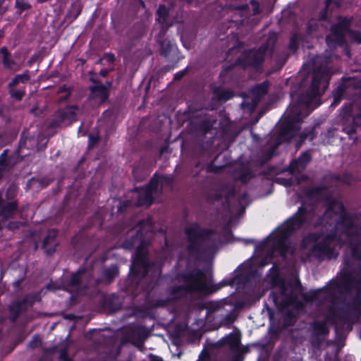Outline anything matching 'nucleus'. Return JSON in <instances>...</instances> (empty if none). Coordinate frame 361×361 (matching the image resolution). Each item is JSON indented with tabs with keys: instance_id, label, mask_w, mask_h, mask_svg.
Here are the masks:
<instances>
[{
	"instance_id": "7",
	"label": "nucleus",
	"mask_w": 361,
	"mask_h": 361,
	"mask_svg": "<svg viewBox=\"0 0 361 361\" xmlns=\"http://www.w3.org/2000/svg\"><path fill=\"white\" fill-rule=\"evenodd\" d=\"M279 293L273 292L269 297L274 305L285 314L284 323L286 326L291 325L296 314L302 308V303L298 300L301 288L297 280L289 283H280Z\"/></svg>"
},
{
	"instance_id": "15",
	"label": "nucleus",
	"mask_w": 361,
	"mask_h": 361,
	"mask_svg": "<svg viewBox=\"0 0 361 361\" xmlns=\"http://www.w3.org/2000/svg\"><path fill=\"white\" fill-rule=\"evenodd\" d=\"M76 106H69L58 111L54 125L56 126H66L75 121Z\"/></svg>"
},
{
	"instance_id": "6",
	"label": "nucleus",
	"mask_w": 361,
	"mask_h": 361,
	"mask_svg": "<svg viewBox=\"0 0 361 361\" xmlns=\"http://www.w3.org/2000/svg\"><path fill=\"white\" fill-rule=\"evenodd\" d=\"M185 234L183 247L190 257L207 261L213 258L220 244L216 233L202 230L196 224H190L185 228Z\"/></svg>"
},
{
	"instance_id": "17",
	"label": "nucleus",
	"mask_w": 361,
	"mask_h": 361,
	"mask_svg": "<svg viewBox=\"0 0 361 361\" xmlns=\"http://www.w3.org/2000/svg\"><path fill=\"white\" fill-rule=\"evenodd\" d=\"M268 89V83L267 82H263L260 85H257L252 90V102L250 105L248 101L245 100L243 103V106H250L248 108L250 110L252 111L257 106V103L259 102L260 98L262 96L264 95Z\"/></svg>"
},
{
	"instance_id": "38",
	"label": "nucleus",
	"mask_w": 361,
	"mask_h": 361,
	"mask_svg": "<svg viewBox=\"0 0 361 361\" xmlns=\"http://www.w3.org/2000/svg\"><path fill=\"white\" fill-rule=\"evenodd\" d=\"M177 50V47H162V49L161 50V54L164 55L165 56H168L169 54L172 52L175 53Z\"/></svg>"
},
{
	"instance_id": "39",
	"label": "nucleus",
	"mask_w": 361,
	"mask_h": 361,
	"mask_svg": "<svg viewBox=\"0 0 361 361\" xmlns=\"http://www.w3.org/2000/svg\"><path fill=\"white\" fill-rule=\"evenodd\" d=\"M221 157H223V154H219L216 157V158L213 161L212 164L209 166L208 170L210 171H218L219 169L222 168V166H218L216 165V161L218 159H219Z\"/></svg>"
},
{
	"instance_id": "48",
	"label": "nucleus",
	"mask_w": 361,
	"mask_h": 361,
	"mask_svg": "<svg viewBox=\"0 0 361 361\" xmlns=\"http://www.w3.org/2000/svg\"><path fill=\"white\" fill-rule=\"evenodd\" d=\"M185 74V71H183L177 73L174 75V80H180L184 76Z\"/></svg>"
},
{
	"instance_id": "58",
	"label": "nucleus",
	"mask_w": 361,
	"mask_h": 361,
	"mask_svg": "<svg viewBox=\"0 0 361 361\" xmlns=\"http://www.w3.org/2000/svg\"><path fill=\"white\" fill-rule=\"evenodd\" d=\"M47 288L48 289H55V288L53 287V286L51 284H49L47 285Z\"/></svg>"
},
{
	"instance_id": "44",
	"label": "nucleus",
	"mask_w": 361,
	"mask_h": 361,
	"mask_svg": "<svg viewBox=\"0 0 361 361\" xmlns=\"http://www.w3.org/2000/svg\"><path fill=\"white\" fill-rule=\"evenodd\" d=\"M221 307V305L218 303V302H215V303H212L209 307V309L213 312H216V311H218L219 310H220Z\"/></svg>"
},
{
	"instance_id": "25",
	"label": "nucleus",
	"mask_w": 361,
	"mask_h": 361,
	"mask_svg": "<svg viewBox=\"0 0 361 361\" xmlns=\"http://www.w3.org/2000/svg\"><path fill=\"white\" fill-rule=\"evenodd\" d=\"M118 274V269L116 265H112L110 267L105 269L103 271L102 281L110 283Z\"/></svg>"
},
{
	"instance_id": "3",
	"label": "nucleus",
	"mask_w": 361,
	"mask_h": 361,
	"mask_svg": "<svg viewBox=\"0 0 361 361\" xmlns=\"http://www.w3.org/2000/svg\"><path fill=\"white\" fill-rule=\"evenodd\" d=\"M152 228L149 219L143 220L139 222L135 228L137 235L133 238L132 241H126L123 243L126 249H130L137 243V248L134 257L130 272L134 274L138 279V286L143 290L147 292L161 274L160 264L154 262H149L147 257L146 250L147 243L144 240L143 232L150 231Z\"/></svg>"
},
{
	"instance_id": "32",
	"label": "nucleus",
	"mask_w": 361,
	"mask_h": 361,
	"mask_svg": "<svg viewBox=\"0 0 361 361\" xmlns=\"http://www.w3.org/2000/svg\"><path fill=\"white\" fill-rule=\"evenodd\" d=\"M49 357V353H47L40 359L39 361H51ZM59 361H71V360L68 357L67 352L66 350L61 351L59 355Z\"/></svg>"
},
{
	"instance_id": "5",
	"label": "nucleus",
	"mask_w": 361,
	"mask_h": 361,
	"mask_svg": "<svg viewBox=\"0 0 361 361\" xmlns=\"http://www.w3.org/2000/svg\"><path fill=\"white\" fill-rule=\"evenodd\" d=\"M307 209L305 204L299 207L295 215L281 225L272 233L263 243L262 247L268 252L267 256L260 262L259 266H266L272 259L275 253H278L283 259H288V255H292L294 247L288 240V235L293 231L299 228L307 219Z\"/></svg>"
},
{
	"instance_id": "50",
	"label": "nucleus",
	"mask_w": 361,
	"mask_h": 361,
	"mask_svg": "<svg viewBox=\"0 0 361 361\" xmlns=\"http://www.w3.org/2000/svg\"><path fill=\"white\" fill-rule=\"evenodd\" d=\"M97 141V137H94L92 136L90 137V144L89 146L91 147L94 144H95Z\"/></svg>"
},
{
	"instance_id": "34",
	"label": "nucleus",
	"mask_w": 361,
	"mask_h": 361,
	"mask_svg": "<svg viewBox=\"0 0 361 361\" xmlns=\"http://www.w3.org/2000/svg\"><path fill=\"white\" fill-rule=\"evenodd\" d=\"M29 79V77L27 74L18 75L13 78V80L9 83L11 87L16 86L20 82H25Z\"/></svg>"
},
{
	"instance_id": "4",
	"label": "nucleus",
	"mask_w": 361,
	"mask_h": 361,
	"mask_svg": "<svg viewBox=\"0 0 361 361\" xmlns=\"http://www.w3.org/2000/svg\"><path fill=\"white\" fill-rule=\"evenodd\" d=\"M325 8L321 11L318 22L310 21L307 26V33L312 34L317 30V24L324 25L327 29H331L330 35L326 38L329 44L331 41L334 42V45H347L345 38H348L353 42L361 44V31L353 30L349 28L350 20L346 17L336 16L334 21L333 11L340 7V3L334 0H326Z\"/></svg>"
},
{
	"instance_id": "43",
	"label": "nucleus",
	"mask_w": 361,
	"mask_h": 361,
	"mask_svg": "<svg viewBox=\"0 0 361 361\" xmlns=\"http://www.w3.org/2000/svg\"><path fill=\"white\" fill-rule=\"evenodd\" d=\"M251 174L249 172H245L243 174H242L240 177V179L242 183H246L247 180H249L251 178Z\"/></svg>"
},
{
	"instance_id": "41",
	"label": "nucleus",
	"mask_w": 361,
	"mask_h": 361,
	"mask_svg": "<svg viewBox=\"0 0 361 361\" xmlns=\"http://www.w3.org/2000/svg\"><path fill=\"white\" fill-rule=\"evenodd\" d=\"M40 344V341L38 337H33L32 340L30 342L29 346L32 348L37 347Z\"/></svg>"
},
{
	"instance_id": "40",
	"label": "nucleus",
	"mask_w": 361,
	"mask_h": 361,
	"mask_svg": "<svg viewBox=\"0 0 361 361\" xmlns=\"http://www.w3.org/2000/svg\"><path fill=\"white\" fill-rule=\"evenodd\" d=\"M11 95L17 99H21L24 95V92L22 90L11 91Z\"/></svg>"
},
{
	"instance_id": "60",
	"label": "nucleus",
	"mask_w": 361,
	"mask_h": 361,
	"mask_svg": "<svg viewBox=\"0 0 361 361\" xmlns=\"http://www.w3.org/2000/svg\"><path fill=\"white\" fill-rule=\"evenodd\" d=\"M136 171H137V169H134V170H133L134 176H135Z\"/></svg>"
},
{
	"instance_id": "27",
	"label": "nucleus",
	"mask_w": 361,
	"mask_h": 361,
	"mask_svg": "<svg viewBox=\"0 0 361 361\" xmlns=\"http://www.w3.org/2000/svg\"><path fill=\"white\" fill-rule=\"evenodd\" d=\"M37 147V145L34 137L27 136L25 133L23 132L19 143L20 149L21 150L23 148L35 149Z\"/></svg>"
},
{
	"instance_id": "35",
	"label": "nucleus",
	"mask_w": 361,
	"mask_h": 361,
	"mask_svg": "<svg viewBox=\"0 0 361 361\" xmlns=\"http://www.w3.org/2000/svg\"><path fill=\"white\" fill-rule=\"evenodd\" d=\"M214 121L213 120H205L203 121L201 126H200V130L202 131L203 133H207L213 126L214 125Z\"/></svg>"
},
{
	"instance_id": "29",
	"label": "nucleus",
	"mask_w": 361,
	"mask_h": 361,
	"mask_svg": "<svg viewBox=\"0 0 361 361\" xmlns=\"http://www.w3.org/2000/svg\"><path fill=\"white\" fill-rule=\"evenodd\" d=\"M225 343L228 345L231 348L235 350L239 347L240 340L239 338L234 334H230L224 338Z\"/></svg>"
},
{
	"instance_id": "8",
	"label": "nucleus",
	"mask_w": 361,
	"mask_h": 361,
	"mask_svg": "<svg viewBox=\"0 0 361 361\" xmlns=\"http://www.w3.org/2000/svg\"><path fill=\"white\" fill-rule=\"evenodd\" d=\"M171 182V178L169 176H154L146 188L137 189L133 192L137 197L136 202H123L118 210L123 212L125 208L131 204L135 206L150 205L154 199L161 192L162 188L166 185H170Z\"/></svg>"
},
{
	"instance_id": "13",
	"label": "nucleus",
	"mask_w": 361,
	"mask_h": 361,
	"mask_svg": "<svg viewBox=\"0 0 361 361\" xmlns=\"http://www.w3.org/2000/svg\"><path fill=\"white\" fill-rule=\"evenodd\" d=\"M90 276V274L88 272L84 270H79L78 273L72 276L67 290L70 292L76 291L80 294L83 293L82 288H87L86 281H87Z\"/></svg>"
},
{
	"instance_id": "22",
	"label": "nucleus",
	"mask_w": 361,
	"mask_h": 361,
	"mask_svg": "<svg viewBox=\"0 0 361 361\" xmlns=\"http://www.w3.org/2000/svg\"><path fill=\"white\" fill-rule=\"evenodd\" d=\"M111 85V82H106V85H96L92 88L93 97L99 98L102 102L105 101L108 97V90Z\"/></svg>"
},
{
	"instance_id": "56",
	"label": "nucleus",
	"mask_w": 361,
	"mask_h": 361,
	"mask_svg": "<svg viewBox=\"0 0 361 361\" xmlns=\"http://www.w3.org/2000/svg\"><path fill=\"white\" fill-rule=\"evenodd\" d=\"M356 288L357 289L358 292H361V279L358 281L357 284L356 285Z\"/></svg>"
},
{
	"instance_id": "57",
	"label": "nucleus",
	"mask_w": 361,
	"mask_h": 361,
	"mask_svg": "<svg viewBox=\"0 0 361 361\" xmlns=\"http://www.w3.org/2000/svg\"><path fill=\"white\" fill-rule=\"evenodd\" d=\"M295 36L291 38V40H290V42L289 45H291V46L297 45L296 42H295Z\"/></svg>"
},
{
	"instance_id": "47",
	"label": "nucleus",
	"mask_w": 361,
	"mask_h": 361,
	"mask_svg": "<svg viewBox=\"0 0 361 361\" xmlns=\"http://www.w3.org/2000/svg\"><path fill=\"white\" fill-rule=\"evenodd\" d=\"M198 361H212L211 357L207 353H202Z\"/></svg>"
},
{
	"instance_id": "28",
	"label": "nucleus",
	"mask_w": 361,
	"mask_h": 361,
	"mask_svg": "<svg viewBox=\"0 0 361 361\" xmlns=\"http://www.w3.org/2000/svg\"><path fill=\"white\" fill-rule=\"evenodd\" d=\"M1 54L3 55V63L4 64L5 66H6L9 69H11V70H13V71H16L17 68L14 67V62L11 60V59L9 58V56H8V54L7 52V49H6V47H3L1 49Z\"/></svg>"
},
{
	"instance_id": "9",
	"label": "nucleus",
	"mask_w": 361,
	"mask_h": 361,
	"mask_svg": "<svg viewBox=\"0 0 361 361\" xmlns=\"http://www.w3.org/2000/svg\"><path fill=\"white\" fill-rule=\"evenodd\" d=\"M208 290V281L205 274L200 271H193L184 279V285L173 288L169 300H174L187 295L205 293Z\"/></svg>"
},
{
	"instance_id": "30",
	"label": "nucleus",
	"mask_w": 361,
	"mask_h": 361,
	"mask_svg": "<svg viewBox=\"0 0 361 361\" xmlns=\"http://www.w3.org/2000/svg\"><path fill=\"white\" fill-rule=\"evenodd\" d=\"M313 328L314 333L318 336L326 335L329 332L326 325L324 322H315Z\"/></svg>"
},
{
	"instance_id": "23",
	"label": "nucleus",
	"mask_w": 361,
	"mask_h": 361,
	"mask_svg": "<svg viewBox=\"0 0 361 361\" xmlns=\"http://www.w3.org/2000/svg\"><path fill=\"white\" fill-rule=\"evenodd\" d=\"M267 47H259L257 49L252 50L246 59L248 63L257 65L264 60Z\"/></svg>"
},
{
	"instance_id": "24",
	"label": "nucleus",
	"mask_w": 361,
	"mask_h": 361,
	"mask_svg": "<svg viewBox=\"0 0 361 361\" xmlns=\"http://www.w3.org/2000/svg\"><path fill=\"white\" fill-rule=\"evenodd\" d=\"M126 4L129 5L130 9L132 10L136 16L141 11H143L145 14L147 13V11L145 8V5L142 0H126Z\"/></svg>"
},
{
	"instance_id": "53",
	"label": "nucleus",
	"mask_w": 361,
	"mask_h": 361,
	"mask_svg": "<svg viewBox=\"0 0 361 361\" xmlns=\"http://www.w3.org/2000/svg\"><path fill=\"white\" fill-rule=\"evenodd\" d=\"M150 361H163L161 358L157 356H151Z\"/></svg>"
},
{
	"instance_id": "14",
	"label": "nucleus",
	"mask_w": 361,
	"mask_h": 361,
	"mask_svg": "<svg viewBox=\"0 0 361 361\" xmlns=\"http://www.w3.org/2000/svg\"><path fill=\"white\" fill-rule=\"evenodd\" d=\"M343 130L348 134L350 139L355 142L357 137L355 135L357 129L361 126V109L360 112L355 116H350L343 117Z\"/></svg>"
},
{
	"instance_id": "45",
	"label": "nucleus",
	"mask_w": 361,
	"mask_h": 361,
	"mask_svg": "<svg viewBox=\"0 0 361 361\" xmlns=\"http://www.w3.org/2000/svg\"><path fill=\"white\" fill-rule=\"evenodd\" d=\"M6 226L8 230H14L18 228L19 224L17 222H9L6 224Z\"/></svg>"
},
{
	"instance_id": "31",
	"label": "nucleus",
	"mask_w": 361,
	"mask_h": 361,
	"mask_svg": "<svg viewBox=\"0 0 361 361\" xmlns=\"http://www.w3.org/2000/svg\"><path fill=\"white\" fill-rule=\"evenodd\" d=\"M216 94L219 97V99L222 102L227 101L233 97V94L231 91L228 90H222L216 92Z\"/></svg>"
},
{
	"instance_id": "54",
	"label": "nucleus",
	"mask_w": 361,
	"mask_h": 361,
	"mask_svg": "<svg viewBox=\"0 0 361 361\" xmlns=\"http://www.w3.org/2000/svg\"><path fill=\"white\" fill-rule=\"evenodd\" d=\"M273 37L272 38V42H271V44L270 43H267V44H263L262 45H274L275 43H276V41H275V35H273Z\"/></svg>"
},
{
	"instance_id": "61",
	"label": "nucleus",
	"mask_w": 361,
	"mask_h": 361,
	"mask_svg": "<svg viewBox=\"0 0 361 361\" xmlns=\"http://www.w3.org/2000/svg\"><path fill=\"white\" fill-rule=\"evenodd\" d=\"M35 111H36V109H32V112H33L34 114H36Z\"/></svg>"
},
{
	"instance_id": "12",
	"label": "nucleus",
	"mask_w": 361,
	"mask_h": 361,
	"mask_svg": "<svg viewBox=\"0 0 361 361\" xmlns=\"http://www.w3.org/2000/svg\"><path fill=\"white\" fill-rule=\"evenodd\" d=\"M261 12L259 4L255 0H251L249 4L235 11L232 23L238 27L245 25L252 27L258 23Z\"/></svg>"
},
{
	"instance_id": "52",
	"label": "nucleus",
	"mask_w": 361,
	"mask_h": 361,
	"mask_svg": "<svg viewBox=\"0 0 361 361\" xmlns=\"http://www.w3.org/2000/svg\"><path fill=\"white\" fill-rule=\"evenodd\" d=\"M109 71L108 69H102L100 71V75L103 77H105L109 73Z\"/></svg>"
},
{
	"instance_id": "49",
	"label": "nucleus",
	"mask_w": 361,
	"mask_h": 361,
	"mask_svg": "<svg viewBox=\"0 0 361 361\" xmlns=\"http://www.w3.org/2000/svg\"><path fill=\"white\" fill-rule=\"evenodd\" d=\"M104 59L109 62H112L114 61V56L111 54H107L105 55Z\"/></svg>"
},
{
	"instance_id": "1",
	"label": "nucleus",
	"mask_w": 361,
	"mask_h": 361,
	"mask_svg": "<svg viewBox=\"0 0 361 361\" xmlns=\"http://www.w3.org/2000/svg\"><path fill=\"white\" fill-rule=\"evenodd\" d=\"M312 200H323L326 209L319 224L331 234L321 238L312 233L303 240L304 248L308 247L310 242H314L310 253L302 257V260H310L314 257L319 260L331 259L338 255V249L343 243H348L351 259H345L349 268L356 262L361 267V214L354 216L346 214L343 204L329 194L324 187H317L307 191Z\"/></svg>"
},
{
	"instance_id": "21",
	"label": "nucleus",
	"mask_w": 361,
	"mask_h": 361,
	"mask_svg": "<svg viewBox=\"0 0 361 361\" xmlns=\"http://www.w3.org/2000/svg\"><path fill=\"white\" fill-rule=\"evenodd\" d=\"M28 306H29V305H28L27 299L14 302L10 307L11 320L15 321L18 317V316H20L25 311L27 310Z\"/></svg>"
},
{
	"instance_id": "59",
	"label": "nucleus",
	"mask_w": 361,
	"mask_h": 361,
	"mask_svg": "<svg viewBox=\"0 0 361 361\" xmlns=\"http://www.w3.org/2000/svg\"><path fill=\"white\" fill-rule=\"evenodd\" d=\"M47 1V0H37V1H38L39 3H44V2H46Z\"/></svg>"
},
{
	"instance_id": "10",
	"label": "nucleus",
	"mask_w": 361,
	"mask_h": 361,
	"mask_svg": "<svg viewBox=\"0 0 361 361\" xmlns=\"http://www.w3.org/2000/svg\"><path fill=\"white\" fill-rule=\"evenodd\" d=\"M235 190L230 186L219 185L215 191V197L212 194L208 196L209 201L219 200L224 197L227 204L231 218L228 224L231 226L232 218L235 216H240L245 212V207L249 204L248 197L246 193L243 194L238 200L236 204H233L232 200L234 198Z\"/></svg>"
},
{
	"instance_id": "42",
	"label": "nucleus",
	"mask_w": 361,
	"mask_h": 361,
	"mask_svg": "<svg viewBox=\"0 0 361 361\" xmlns=\"http://www.w3.org/2000/svg\"><path fill=\"white\" fill-rule=\"evenodd\" d=\"M276 182L286 186L291 185L293 184L291 179H283L281 178H276Z\"/></svg>"
},
{
	"instance_id": "36",
	"label": "nucleus",
	"mask_w": 361,
	"mask_h": 361,
	"mask_svg": "<svg viewBox=\"0 0 361 361\" xmlns=\"http://www.w3.org/2000/svg\"><path fill=\"white\" fill-rule=\"evenodd\" d=\"M344 92V89L343 86L338 87L334 92V104H337L339 103L340 99Z\"/></svg>"
},
{
	"instance_id": "46",
	"label": "nucleus",
	"mask_w": 361,
	"mask_h": 361,
	"mask_svg": "<svg viewBox=\"0 0 361 361\" xmlns=\"http://www.w3.org/2000/svg\"><path fill=\"white\" fill-rule=\"evenodd\" d=\"M345 288L348 291H350L351 288L355 286L353 281H350V278L348 277L347 281L345 283Z\"/></svg>"
},
{
	"instance_id": "26",
	"label": "nucleus",
	"mask_w": 361,
	"mask_h": 361,
	"mask_svg": "<svg viewBox=\"0 0 361 361\" xmlns=\"http://www.w3.org/2000/svg\"><path fill=\"white\" fill-rule=\"evenodd\" d=\"M12 167L10 159L7 154L4 152L0 155V179L7 173Z\"/></svg>"
},
{
	"instance_id": "51",
	"label": "nucleus",
	"mask_w": 361,
	"mask_h": 361,
	"mask_svg": "<svg viewBox=\"0 0 361 361\" xmlns=\"http://www.w3.org/2000/svg\"><path fill=\"white\" fill-rule=\"evenodd\" d=\"M233 39H234V41L232 43L231 45H238V46H240V45H244L243 43H241L238 39L235 36L233 37Z\"/></svg>"
},
{
	"instance_id": "20",
	"label": "nucleus",
	"mask_w": 361,
	"mask_h": 361,
	"mask_svg": "<svg viewBox=\"0 0 361 361\" xmlns=\"http://www.w3.org/2000/svg\"><path fill=\"white\" fill-rule=\"evenodd\" d=\"M16 210V203L13 201L5 202L3 194L0 192V215L4 218H10Z\"/></svg>"
},
{
	"instance_id": "18",
	"label": "nucleus",
	"mask_w": 361,
	"mask_h": 361,
	"mask_svg": "<svg viewBox=\"0 0 361 361\" xmlns=\"http://www.w3.org/2000/svg\"><path fill=\"white\" fill-rule=\"evenodd\" d=\"M312 157L309 152H303L298 159H295L290 164V172L291 173H300L310 161Z\"/></svg>"
},
{
	"instance_id": "33",
	"label": "nucleus",
	"mask_w": 361,
	"mask_h": 361,
	"mask_svg": "<svg viewBox=\"0 0 361 361\" xmlns=\"http://www.w3.org/2000/svg\"><path fill=\"white\" fill-rule=\"evenodd\" d=\"M16 7L21 13L30 8L31 6L27 0H16Z\"/></svg>"
},
{
	"instance_id": "2",
	"label": "nucleus",
	"mask_w": 361,
	"mask_h": 361,
	"mask_svg": "<svg viewBox=\"0 0 361 361\" xmlns=\"http://www.w3.org/2000/svg\"><path fill=\"white\" fill-rule=\"evenodd\" d=\"M329 59L326 58L323 62L322 56H317L314 62L310 89L299 99L297 104L290 106L286 111L285 121L282 124V136H294L298 130V124L302 117L307 116L319 105V97L327 89L331 75L327 66Z\"/></svg>"
},
{
	"instance_id": "37",
	"label": "nucleus",
	"mask_w": 361,
	"mask_h": 361,
	"mask_svg": "<svg viewBox=\"0 0 361 361\" xmlns=\"http://www.w3.org/2000/svg\"><path fill=\"white\" fill-rule=\"evenodd\" d=\"M280 142L278 141L277 143H276L274 146H272L271 147H270V149L268 150L267 153L266 154V156L264 157V159L262 161V163H265L266 161H267L269 159H271V157L273 156L276 149L277 148V147L279 146Z\"/></svg>"
},
{
	"instance_id": "16",
	"label": "nucleus",
	"mask_w": 361,
	"mask_h": 361,
	"mask_svg": "<svg viewBox=\"0 0 361 361\" xmlns=\"http://www.w3.org/2000/svg\"><path fill=\"white\" fill-rule=\"evenodd\" d=\"M156 20L161 25V33H164L173 25L169 16V9L164 5H160L156 12Z\"/></svg>"
},
{
	"instance_id": "55",
	"label": "nucleus",
	"mask_w": 361,
	"mask_h": 361,
	"mask_svg": "<svg viewBox=\"0 0 361 361\" xmlns=\"http://www.w3.org/2000/svg\"><path fill=\"white\" fill-rule=\"evenodd\" d=\"M232 322V320L231 319V317H228L225 319V321L223 322L224 324H229Z\"/></svg>"
},
{
	"instance_id": "19",
	"label": "nucleus",
	"mask_w": 361,
	"mask_h": 361,
	"mask_svg": "<svg viewBox=\"0 0 361 361\" xmlns=\"http://www.w3.org/2000/svg\"><path fill=\"white\" fill-rule=\"evenodd\" d=\"M57 231L54 229L49 230L47 235L43 240L42 247L47 255H52L55 251V247L57 246L56 237Z\"/></svg>"
},
{
	"instance_id": "11",
	"label": "nucleus",
	"mask_w": 361,
	"mask_h": 361,
	"mask_svg": "<svg viewBox=\"0 0 361 361\" xmlns=\"http://www.w3.org/2000/svg\"><path fill=\"white\" fill-rule=\"evenodd\" d=\"M341 283L334 282L328 287L304 293L303 299L307 302H315L318 305H325L329 309V313L333 314L338 295L342 292Z\"/></svg>"
}]
</instances>
